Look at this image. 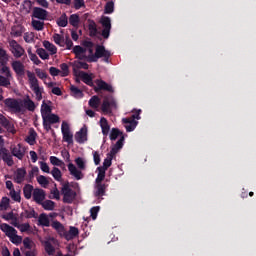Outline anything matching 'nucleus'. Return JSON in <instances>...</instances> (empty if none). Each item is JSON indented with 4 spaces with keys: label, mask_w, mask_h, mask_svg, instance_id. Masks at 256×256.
<instances>
[{
    "label": "nucleus",
    "mask_w": 256,
    "mask_h": 256,
    "mask_svg": "<svg viewBox=\"0 0 256 256\" xmlns=\"http://www.w3.org/2000/svg\"><path fill=\"white\" fill-rule=\"evenodd\" d=\"M7 61H9V55H7V51L3 48H0V65H7Z\"/></svg>",
    "instance_id": "44"
},
{
    "label": "nucleus",
    "mask_w": 256,
    "mask_h": 256,
    "mask_svg": "<svg viewBox=\"0 0 256 256\" xmlns=\"http://www.w3.org/2000/svg\"><path fill=\"white\" fill-rule=\"evenodd\" d=\"M11 35H13V37H21V35H23V29L20 27H14L12 28Z\"/></svg>",
    "instance_id": "58"
},
{
    "label": "nucleus",
    "mask_w": 256,
    "mask_h": 256,
    "mask_svg": "<svg viewBox=\"0 0 256 256\" xmlns=\"http://www.w3.org/2000/svg\"><path fill=\"white\" fill-rule=\"evenodd\" d=\"M105 189L107 186L103 183H95L94 185V196L95 197H103L105 195Z\"/></svg>",
    "instance_id": "25"
},
{
    "label": "nucleus",
    "mask_w": 256,
    "mask_h": 256,
    "mask_svg": "<svg viewBox=\"0 0 256 256\" xmlns=\"http://www.w3.org/2000/svg\"><path fill=\"white\" fill-rule=\"evenodd\" d=\"M61 132L63 135V141L68 145H73V132H71V127L66 121L62 122Z\"/></svg>",
    "instance_id": "9"
},
{
    "label": "nucleus",
    "mask_w": 256,
    "mask_h": 256,
    "mask_svg": "<svg viewBox=\"0 0 256 256\" xmlns=\"http://www.w3.org/2000/svg\"><path fill=\"white\" fill-rule=\"evenodd\" d=\"M96 87H94V91L99 93V91H108L109 93H113V86L108 84L103 80H95Z\"/></svg>",
    "instance_id": "18"
},
{
    "label": "nucleus",
    "mask_w": 256,
    "mask_h": 256,
    "mask_svg": "<svg viewBox=\"0 0 256 256\" xmlns=\"http://www.w3.org/2000/svg\"><path fill=\"white\" fill-rule=\"evenodd\" d=\"M50 173L55 181L63 183V173H61V170L59 168L53 167Z\"/></svg>",
    "instance_id": "30"
},
{
    "label": "nucleus",
    "mask_w": 256,
    "mask_h": 256,
    "mask_svg": "<svg viewBox=\"0 0 256 256\" xmlns=\"http://www.w3.org/2000/svg\"><path fill=\"white\" fill-rule=\"evenodd\" d=\"M75 9H81V7H85V0H74Z\"/></svg>",
    "instance_id": "62"
},
{
    "label": "nucleus",
    "mask_w": 256,
    "mask_h": 256,
    "mask_svg": "<svg viewBox=\"0 0 256 256\" xmlns=\"http://www.w3.org/2000/svg\"><path fill=\"white\" fill-rule=\"evenodd\" d=\"M119 135H121V131H119L117 128H113L110 132L111 141H115Z\"/></svg>",
    "instance_id": "54"
},
{
    "label": "nucleus",
    "mask_w": 256,
    "mask_h": 256,
    "mask_svg": "<svg viewBox=\"0 0 256 256\" xmlns=\"http://www.w3.org/2000/svg\"><path fill=\"white\" fill-rule=\"evenodd\" d=\"M23 245L26 249H33V246L35 244L33 243V240H31V238H25L23 240Z\"/></svg>",
    "instance_id": "59"
},
{
    "label": "nucleus",
    "mask_w": 256,
    "mask_h": 256,
    "mask_svg": "<svg viewBox=\"0 0 256 256\" xmlns=\"http://www.w3.org/2000/svg\"><path fill=\"white\" fill-rule=\"evenodd\" d=\"M20 104H21V113H23L25 109L27 111H32V112L35 111V109H37V105L33 100H31V97L29 96H26L23 100H20Z\"/></svg>",
    "instance_id": "15"
},
{
    "label": "nucleus",
    "mask_w": 256,
    "mask_h": 256,
    "mask_svg": "<svg viewBox=\"0 0 256 256\" xmlns=\"http://www.w3.org/2000/svg\"><path fill=\"white\" fill-rule=\"evenodd\" d=\"M100 103H101V99H99L98 96H93L89 100V106L92 107V109H99Z\"/></svg>",
    "instance_id": "43"
},
{
    "label": "nucleus",
    "mask_w": 256,
    "mask_h": 256,
    "mask_svg": "<svg viewBox=\"0 0 256 256\" xmlns=\"http://www.w3.org/2000/svg\"><path fill=\"white\" fill-rule=\"evenodd\" d=\"M98 174L97 177L95 179V183H103V181L105 180V173L107 170H104L103 168H97Z\"/></svg>",
    "instance_id": "40"
},
{
    "label": "nucleus",
    "mask_w": 256,
    "mask_h": 256,
    "mask_svg": "<svg viewBox=\"0 0 256 256\" xmlns=\"http://www.w3.org/2000/svg\"><path fill=\"white\" fill-rule=\"evenodd\" d=\"M41 115L43 119V126L46 131H51V125H55V123H59L60 121L57 114L51 113V106L47 105L45 101H43L41 105Z\"/></svg>",
    "instance_id": "1"
},
{
    "label": "nucleus",
    "mask_w": 256,
    "mask_h": 256,
    "mask_svg": "<svg viewBox=\"0 0 256 256\" xmlns=\"http://www.w3.org/2000/svg\"><path fill=\"white\" fill-rule=\"evenodd\" d=\"M28 55H29V58L31 59V61L35 65H39V63H41V60H39V57H37L34 53H32L31 49H28Z\"/></svg>",
    "instance_id": "52"
},
{
    "label": "nucleus",
    "mask_w": 256,
    "mask_h": 256,
    "mask_svg": "<svg viewBox=\"0 0 256 256\" xmlns=\"http://www.w3.org/2000/svg\"><path fill=\"white\" fill-rule=\"evenodd\" d=\"M27 177V170L25 168H18L14 172V182L21 184L25 181Z\"/></svg>",
    "instance_id": "22"
},
{
    "label": "nucleus",
    "mask_w": 256,
    "mask_h": 256,
    "mask_svg": "<svg viewBox=\"0 0 256 256\" xmlns=\"http://www.w3.org/2000/svg\"><path fill=\"white\" fill-rule=\"evenodd\" d=\"M26 151L25 146L21 143L10 146V153H12L13 157H16L19 161H23Z\"/></svg>",
    "instance_id": "11"
},
{
    "label": "nucleus",
    "mask_w": 256,
    "mask_h": 256,
    "mask_svg": "<svg viewBox=\"0 0 256 256\" xmlns=\"http://www.w3.org/2000/svg\"><path fill=\"white\" fill-rule=\"evenodd\" d=\"M40 205H42L45 211H53V209H55V202H53L52 200H43L42 203H40Z\"/></svg>",
    "instance_id": "36"
},
{
    "label": "nucleus",
    "mask_w": 256,
    "mask_h": 256,
    "mask_svg": "<svg viewBox=\"0 0 256 256\" xmlns=\"http://www.w3.org/2000/svg\"><path fill=\"white\" fill-rule=\"evenodd\" d=\"M37 55H39V57L43 60L45 59H49V53H47V50L43 49V48H38L36 51Z\"/></svg>",
    "instance_id": "50"
},
{
    "label": "nucleus",
    "mask_w": 256,
    "mask_h": 256,
    "mask_svg": "<svg viewBox=\"0 0 256 256\" xmlns=\"http://www.w3.org/2000/svg\"><path fill=\"white\" fill-rule=\"evenodd\" d=\"M70 91L72 97H75V99H81L83 97V91L76 86H71Z\"/></svg>",
    "instance_id": "39"
},
{
    "label": "nucleus",
    "mask_w": 256,
    "mask_h": 256,
    "mask_svg": "<svg viewBox=\"0 0 256 256\" xmlns=\"http://www.w3.org/2000/svg\"><path fill=\"white\" fill-rule=\"evenodd\" d=\"M45 195V190L41 188H35L32 193L33 200L38 203V205H41V203L45 201Z\"/></svg>",
    "instance_id": "23"
},
{
    "label": "nucleus",
    "mask_w": 256,
    "mask_h": 256,
    "mask_svg": "<svg viewBox=\"0 0 256 256\" xmlns=\"http://www.w3.org/2000/svg\"><path fill=\"white\" fill-rule=\"evenodd\" d=\"M32 27L35 31H43V29H45V22L41 20H32Z\"/></svg>",
    "instance_id": "37"
},
{
    "label": "nucleus",
    "mask_w": 256,
    "mask_h": 256,
    "mask_svg": "<svg viewBox=\"0 0 256 256\" xmlns=\"http://www.w3.org/2000/svg\"><path fill=\"white\" fill-rule=\"evenodd\" d=\"M36 75L39 77V79H45L47 77V73L41 69H36Z\"/></svg>",
    "instance_id": "64"
},
{
    "label": "nucleus",
    "mask_w": 256,
    "mask_h": 256,
    "mask_svg": "<svg viewBox=\"0 0 256 256\" xmlns=\"http://www.w3.org/2000/svg\"><path fill=\"white\" fill-rule=\"evenodd\" d=\"M75 163L80 171H85V169H87V160H85V158L78 157L75 159Z\"/></svg>",
    "instance_id": "34"
},
{
    "label": "nucleus",
    "mask_w": 256,
    "mask_h": 256,
    "mask_svg": "<svg viewBox=\"0 0 256 256\" xmlns=\"http://www.w3.org/2000/svg\"><path fill=\"white\" fill-rule=\"evenodd\" d=\"M50 163L54 165V167H65V162L57 158V156H50Z\"/></svg>",
    "instance_id": "38"
},
{
    "label": "nucleus",
    "mask_w": 256,
    "mask_h": 256,
    "mask_svg": "<svg viewBox=\"0 0 256 256\" xmlns=\"http://www.w3.org/2000/svg\"><path fill=\"white\" fill-rule=\"evenodd\" d=\"M74 139L80 145L87 143V127L85 125L75 133Z\"/></svg>",
    "instance_id": "20"
},
{
    "label": "nucleus",
    "mask_w": 256,
    "mask_h": 256,
    "mask_svg": "<svg viewBox=\"0 0 256 256\" xmlns=\"http://www.w3.org/2000/svg\"><path fill=\"white\" fill-rule=\"evenodd\" d=\"M51 226L53 227V229H55V231H57V233H59L61 235V237H64V235H65V226H63V224H61V222L53 221Z\"/></svg>",
    "instance_id": "31"
},
{
    "label": "nucleus",
    "mask_w": 256,
    "mask_h": 256,
    "mask_svg": "<svg viewBox=\"0 0 256 256\" xmlns=\"http://www.w3.org/2000/svg\"><path fill=\"white\" fill-rule=\"evenodd\" d=\"M53 41L56 43V45H62V43H65V37L61 36L60 34L55 33L53 35Z\"/></svg>",
    "instance_id": "49"
},
{
    "label": "nucleus",
    "mask_w": 256,
    "mask_h": 256,
    "mask_svg": "<svg viewBox=\"0 0 256 256\" xmlns=\"http://www.w3.org/2000/svg\"><path fill=\"white\" fill-rule=\"evenodd\" d=\"M54 241L55 239L51 238L43 242L44 249L46 253H48L49 255H53V253H55V248L53 247V244H52Z\"/></svg>",
    "instance_id": "29"
},
{
    "label": "nucleus",
    "mask_w": 256,
    "mask_h": 256,
    "mask_svg": "<svg viewBox=\"0 0 256 256\" xmlns=\"http://www.w3.org/2000/svg\"><path fill=\"white\" fill-rule=\"evenodd\" d=\"M0 125H2V127H4V129H6V131H8V133L15 134V125H13V123H11L9 120H7V118L5 120H3Z\"/></svg>",
    "instance_id": "32"
},
{
    "label": "nucleus",
    "mask_w": 256,
    "mask_h": 256,
    "mask_svg": "<svg viewBox=\"0 0 256 256\" xmlns=\"http://www.w3.org/2000/svg\"><path fill=\"white\" fill-rule=\"evenodd\" d=\"M88 69L86 65L84 66H74V74L76 77L81 79L83 83L86 85H89L90 87H93V79H95V75L93 74H88L87 72L81 71L79 69Z\"/></svg>",
    "instance_id": "6"
},
{
    "label": "nucleus",
    "mask_w": 256,
    "mask_h": 256,
    "mask_svg": "<svg viewBox=\"0 0 256 256\" xmlns=\"http://www.w3.org/2000/svg\"><path fill=\"white\" fill-rule=\"evenodd\" d=\"M39 225H42V227H49L51 222L49 221V216L47 214H41L38 218Z\"/></svg>",
    "instance_id": "35"
},
{
    "label": "nucleus",
    "mask_w": 256,
    "mask_h": 256,
    "mask_svg": "<svg viewBox=\"0 0 256 256\" xmlns=\"http://www.w3.org/2000/svg\"><path fill=\"white\" fill-rule=\"evenodd\" d=\"M93 159H94L95 165H99V163H101V156L99 155V152L97 151L93 152Z\"/></svg>",
    "instance_id": "63"
},
{
    "label": "nucleus",
    "mask_w": 256,
    "mask_h": 256,
    "mask_svg": "<svg viewBox=\"0 0 256 256\" xmlns=\"http://www.w3.org/2000/svg\"><path fill=\"white\" fill-rule=\"evenodd\" d=\"M33 191H35V189H33V186L29 184L26 185L23 189L25 199H31V197H33Z\"/></svg>",
    "instance_id": "41"
},
{
    "label": "nucleus",
    "mask_w": 256,
    "mask_h": 256,
    "mask_svg": "<svg viewBox=\"0 0 256 256\" xmlns=\"http://www.w3.org/2000/svg\"><path fill=\"white\" fill-rule=\"evenodd\" d=\"M100 127L102 129V134L104 135V137H107L109 135L111 127L109 126V122H107V119L105 117H102L100 119Z\"/></svg>",
    "instance_id": "28"
},
{
    "label": "nucleus",
    "mask_w": 256,
    "mask_h": 256,
    "mask_svg": "<svg viewBox=\"0 0 256 256\" xmlns=\"http://www.w3.org/2000/svg\"><path fill=\"white\" fill-rule=\"evenodd\" d=\"M61 194L63 195L64 203H73V201H75V197H77V192L71 189L69 182L62 183Z\"/></svg>",
    "instance_id": "7"
},
{
    "label": "nucleus",
    "mask_w": 256,
    "mask_h": 256,
    "mask_svg": "<svg viewBox=\"0 0 256 256\" xmlns=\"http://www.w3.org/2000/svg\"><path fill=\"white\" fill-rule=\"evenodd\" d=\"M115 11V3L113 1L107 2L105 5L104 13L111 15Z\"/></svg>",
    "instance_id": "45"
},
{
    "label": "nucleus",
    "mask_w": 256,
    "mask_h": 256,
    "mask_svg": "<svg viewBox=\"0 0 256 256\" xmlns=\"http://www.w3.org/2000/svg\"><path fill=\"white\" fill-rule=\"evenodd\" d=\"M100 24L103 28L101 36L103 39H109L111 36V18L109 16H102L100 19Z\"/></svg>",
    "instance_id": "8"
},
{
    "label": "nucleus",
    "mask_w": 256,
    "mask_h": 256,
    "mask_svg": "<svg viewBox=\"0 0 256 256\" xmlns=\"http://www.w3.org/2000/svg\"><path fill=\"white\" fill-rule=\"evenodd\" d=\"M0 73L6 75V78L0 76V86L1 87H8L11 85V72L9 71V67L7 66H0Z\"/></svg>",
    "instance_id": "13"
},
{
    "label": "nucleus",
    "mask_w": 256,
    "mask_h": 256,
    "mask_svg": "<svg viewBox=\"0 0 256 256\" xmlns=\"http://www.w3.org/2000/svg\"><path fill=\"white\" fill-rule=\"evenodd\" d=\"M37 5H40V7H43L44 9H49V2L47 0H35Z\"/></svg>",
    "instance_id": "61"
},
{
    "label": "nucleus",
    "mask_w": 256,
    "mask_h": 256,
    "mask_svg": "<svg viewBox=\"0 0 256 256\" xmlns=\"http://www.w3.org/2000/svg\"><path fill=\"white\" fill-rule=\"evenodd\" d=\"M37 182L39 183V185H41V187L47 188L49 185V180L47 179V177L40 175L37 177Z\"/></svg>",
    "instance_id": "47"
},
{
    "label": "nucleus",
    "mask_w": 256,
    "mask_h": 256,
    "mask_svg": "<svg viewBox=\"0 0 256 256\" xmlns=\"http://www.w3.org/2000/svg\"><path fill=\"white\" fill-rule=\"evenodd\" d=\"M73 53L79 61H89V58L87 57V48L77 45L73 48Z\"/></svg>",
    "instance_id": "17"
},
{
    "label": "nucleus",
    "mask_w": 256,
    "mask_h": 256,
    "mask_svg": "<svg viewBox=\"0 0 256 256\" xmlns=\"http://www.w3.org/2000/svg\"><path fill=\"white\" fill-rule=\"evenodd\" d=\"M4 105L12 111V113H21V100L7 98L4 100Z\"/></svg>",
    "instance_id": "10"
},
{
    "label": "nucleus",
    "mask_w": 256,
    "mask_h": 256,
    "mask_svg": "<svg viewBox=\"0 0 256 256\" xmlns=\"http://www.w3.org/2000/svg\"><path fill=\"white\" fill-rule=\"evenodd\" d=\"M77 235H79V229L73 226L70 227V230L68 232L67 231L64 232V237L67 241H71V239H75Z\"/></svg>",
    "instance_id": "27"
},
{
    "label": "nucleus",
    "mask_w": 256,
    "mask_h": 256,
    "mask_svg": "<svg viewBox=\"0 0 256 256\" xmlns=\"http://www.w3.org/2000/svg\"><path fill=\"white\" fill-rule=\"evenodd\" d=\"M43 47L50 52V55H55L57 53V47L47 40L43 42Z\"/></svg>",
    "instance_id": "33"
},
{
    "label": "nucleus",
    "mask_w": 256,
    "mask_h": 256,
    "mask_svg": "<svg viewBox=\"0 0 256 256\" xmlns=\"http://www.w3.org/2000/svg\"><path fill=\"white\" fill-rule=\"evenodd\" d=\"M68 171L76 181H81L84 177L83 172H81V170H79L73 163L68 164Z\"/></svg>",
    "instance_id": "21"
},
{
    "label": "nucleus",
    "mask_w": 256,
    "mask_h": 256,
    "mask_svg": "<svg viewBox=\"0 0 256 256\" xmlns=\"http://www.w3.org/2000/svg\"><path fill=\"white\" fill-rule=\"evenodd\" d=\"M122 122L128 133H131V131H135L138 123L137 121L133 120V118H123Z\"/></svg>",
    "instance_id": "24"
},
{
    "label": "nucleus",
    "mask_w": 256,
    "mask_h": 256,
    "mask_svg": "<svg viewBox=\"0 0 256 256\" xmlns=\"http://www.w3.org/2000/svg\"><path fill=\"white\" fill-rule=\"evenodd\" d=\"M100 209L101 208L99 206H94L90 209V215H91L93 221H95V219H97V215H98Z\"/></svg>",
    "instance_id": "55"
},
{
    "label": "nucleus",
    "mask_w": 256,
    "mask_h": 256,
    "mask_svg": "<svg viewBox=\"0 0 256 256\" xmlns=\"http://www.w3.org/2000/svg\"><path fill=\"white\" fill-rule=\"evenodd\" d=\"M0 230L5 233L6 237H8L13 245H21V243H23V237L17 235V230L9 224H0Z\"/></svg>",
    "instance_id": "2"
},
{
    "label": "nucleus",
    "mask_w": 256,
    "mask_h": 256,
    "mask_svg": "<svg viewBox=\"0 0 256 256\" xmlns=\"http://www.w3.org/2000/svg\"><path fill=\"white\" fill-rule=\"evenodd\" d=\"M11 200L8 197H3L0 202V211H7L10 207Z\"/></svg>",
    "instance_id": "42"
},
{
    "label": "nucleus",
    "mask_w": 256,
    "mask_h": 256,
    "mask_svg": "<svg viewBox=\"0 0 256 256\" xmlns=\"http://www.w3.org/2000/svg\"><path fill=\"white\" fill-rule=\"evenodd\" d=\"M69 23H70V25H72V27H78L79 26V16L77 14L70 15Z\"/></svg>",
    "instance_id": "46"
},
{
    "label": "nucleus",
    "mask_w": 256,
    "mask_h": 256,
    "mask_svg": "<svg viewBox=\"0 0 256 256\" xmlns=\"http://www.w3.org/2000/svg\"><path fill=\"white\" fill-rule=\"evenodd\" d=\"M27 77L30 85V89L33 91L36 101H41L43 99V87L39 86V80L35 77L33 72L28 71Z\"/></svg>",
    "instance_id": "4"
},
{
    "label": "nucleus",
    "mask_w": 256,
    "mask_h": 256,
    "mask_svg": "<svg viewBox=\"0 0 256 256\" xmlns=\"http://www.w3.org/2000/svg\"><path fill=\"white\" fill-rule=\"evenodd\" d=\"M16 227L17 229H19V231H21V233H25L29 231V229H31V226L29 225V223L18 224V226Z\"/></svg>",
    "instance_id": "57"
},
{
    "label": "nucleus",
    "mask_w": 256,
    "mask_h": 256,
    "mask_svg": "<svg viewBox=\"0 0 256 256\" xmlns=\"http://www.w3.org/2000/svg\"><path fill=\"white\" fill-rule=\"evenodd\" d=\"M13 69L17 75L25 74V67L23 65H13Z\"/></svg>",
    "instance_id": "51"
},
{
    "label": "nucleus",
    "mask_w": 256,
    "mask_h": 256,
    "mask_svg": "<svg viewBox=\"0 0 256 256\" xmlns=\"http://www.w3.org/2000/svg\"><path fill=\"white\" fill-rule=\"evenodd\" d=\"M123 141L124 138L121 137L116 144L112 147L110 153L107 154V157L104 159L103 166H99L98 168L103 169L104 171H107L113 164V157L119 153L120 149H123Z\"/></svg>",
    "instance_id": "3"
},
{
    "label": "nucleus",
    "mask_w": 256,
    "mask_h": 256,
    "mask_svg": "<svg viewBox=\"0 0 256 256\" xmlns=\"http://www.w3.org/2000/svg\"><path fill=\"white\" fill-rule=\"evenodd\" d=\"M2 160L8 167H13L15 165V160H13V154L9 152L7 148H1Z\"/></svg>",
    "instance_id": "19"
},
{
    "label": "nucleus",
    "mask_w": 256,
    "mask_h": 256,
    "mask_svg": "<svg viewBox=\"0 0 256 256\" xmlns=\"http://www.w3.org/2000/svg\"><path fill=\"white\" fill-rule=\"evenodd\" d=\"M88 31L90 37H97V35H101V32L97 29V23L93 20L88 24Z\"/></svg>",
    "instance_id": "26"
},
{
    "label": "nucleus",
    "mask_w": 256,
    "mask_h": 256,
    "mask_svg": "<svg viewBox=\"0 0 256 256\" xmlns=\"http://www.w3.org/2000/svg\"><path fill=\"white\" fill-rule=\"evenodd\" d=\"M113 109H117V102L113 96L104 97V101L102 103V111L103 113H111Z\"/></svg>",
    "instance_id": "12"
},
{
    "label": "nucleus",
    "mask_w": 256,
    "mask_h": 256,
    "mask_svg": "<svg viewBox=\"0 0 256 256\" xmlns=\"http://www.w3.org/2000/svg\"><path fill=\"white\" fill-rule=\"evenodd\" d=\"M10 50L13 53L14 57L19 58L23 57L25 55V49L17 41L10 40L9 41Z\"/></svg>",
    "instance_id": "14"
},
{
    "label": "nucleus",
    "mask_w": 256,
    "mask_h": 256,
    "mask_svg": "<svg viewBox=\"0 0 256 256\" xmlns=\"http://www.w3.org/2000/svg\"><path fill=\"white\" fill-rule=\"evenodd\" d=\"M32 17L34 19H39L40 21H47L49 12L41 7H34L32 10Z\"/></svg>",
    "instance_id": "16"
},
{
    "label": "nucleus",
    "mask_w": 256,
    "mask_h": 256,
    "mask_svg": "<svg viewBox=\"0 0 256 256\" xmlns=\"http://www.w3.org/2000/svg\"><path fill=\"white\" fill-rule=\"evenodd\" d=\"M111 51L105 49L103 45H97L94 55L90 58V61H97V59H102L104 63H111Z\"/></svg>",
    "instance_id": "5"
},
{
    "label": "nucleus",
    "mask_w": 256,
    "mask_h": 256,
    "mask_svg": "<svg viewBox=\"0 0 256 256\" xmlns=\"http://www.w3.org/2000/svg\"><path fill=\"white\" fill-rule=\"evenodd\" d=\"M69 21L67 20V16H61L58 20H57V25L58 27H65L66 25H68Z\"/></svg>",
    "instance_id": "53"
},
{
    "label": "nucleus",
    "mask_w": 256,
    "mask_h": 256,
    "mask_svg": "<svg viewBox=\"0 0 256 256\" xmlns=\"http://www.w3.org/2000/svg\"><path fill=\"white\" fill-rule=\"evenodd\" d=\"M40 169L43 171V173H51V169L49 168V164L47 162H39Z\"/></svg>",
    "instance_id": "56"
},
{
    "label": "nucleus",
    "mask_w": 256,
    "mask_h": 256,
    "mask_svg": "<svg viewBox=\"0 0 256 256\" xmlns=\"http://www.w3.org/2000/svg\"><path fill=\"white\" fill-rule=\"evenodd\" d=\"M9 195L13 201H16V203H21V194L19 192L12 190Z\"/></svg>",
    "instance_id": "48"
},
{
    "label": "nucleus",
    "mask_w": 256,
    "mask_h": 256,
    "mask_svg": "<svg viewBox=\"0 0 256 256\" xmlns=\"http://www.w3.org/2000/svg\"><path fill=\"white\" fill-rule=\"evenodd\" d=\"M35 137V132H31L30 135L26 138L27 143H29V145H35Z\"/></svg>",
    "instance_id": "60"
}]
</instances>
